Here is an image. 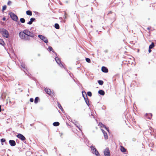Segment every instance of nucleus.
<instances>
[{
  "mask_svg": "<svg viewBox=\"0 0 156 156\" xmlns=\"http://www.w3.org/2000/svg\"><path fill=\"white\" fill-rule=\"evenodd\" d=\"M151 49H150V48H149L148 51L149 53H150L151 51Z\"/></svg>",
  "mask_w": 156,
  "mask_h": 156,
  "instance_id": "e433bc0d",
  "label": "nucleus"
},
{
  "mask_svg": "<svg viewBox=\"0 0 156 156\" xmlns=\"http://www.w3.org/2000/svg\"><path fill=\"white\" fill-rule=\"evenodd\" d=\"M10 15L12 19L15 21H16L18 19V17L16 15L12 12L10 13Z\"/></svg>",
  "mask_w": 156,
  "mask_h": 156,
  "instance_id": "39448f33",
  "label": "nucleus"
},
{
  "mask_svg": "<svg viewBox=\"0 0 156 156\" xmlns=\"http://www.w3.org/2000/svg\"><path fill=\"white\" fill-rule=\"evenodd\" d=\"M35 20V19L34 18H32L30 19V21H29L27 24L29 25H31L32 24L33 22Z\"/></svg>",
  "mask_w": 156,
  "mask_h": 156,
  "instance_id": "4468645a",
  "label": "nucleus"
},
{
  "mask_svg": "<svg viewBox=\"0 0 156 156\" xmlns=\"http://www.w3.org/2000/svg\"><path fill=\"white\" fill-rule=\"evenodd\" d=\"M11 3H12L10 1H9L8 2L7 4L8 5H11Z\"/></svg>",
  "mask_w": 156,
  "mask_h": 156,
  "instance_id": "72a5a7b5",
  "label": "nucleus"
},
{
  "mask_svg": "<svg viewBox=\"0 0 156 156\" xmlns=\"http://www.w3.org/2000/svg\"><path fill=\"white\" fill-rule=\"evenodd\" d=\"M9 144L11 146H15L16 145V143L15 141L14 140H10L9 141Z\"/></svg>",
  "mask_w": 156,
  "mask_h": 156,
  "instance_id": "9d476101",
  "label": "nucleus"
},
{
  "mask_svg": "<svg viewBox=\"0 0 156 156\" xmlns=\"http://www.w3.org/2000/svg\"><path fill=\"white\" fill-rule=\"evenodd\" d=\"M98 93L102 95H104L105 94V92L104 90H100L98 91Z\"/></svg>",
  "mask_w": 156,
  "mask_h": 156,
  "instance_id": "dca6fc26",
  "label": "nucleus"
},
{
  "mask_svg": "<svg viewBox=\"0 0 156 156\" xmlns=\"http://www.w3.org/2000/svg\"><path fill=\"white\" fill-rule=\"evenodd\" d=\"M154 42H152L151 44L150 45L149 48H150V49H151L154 48Z\"/></svg>",
  "mask_w": 156,
  "mask_h": 156,
  "instance_id": "412c9836",
  "label": "nucleus"
},
{
  "mask_svg": "<svg viewBox=\"0 0 156 156\" xmlns=\"http://www.w3.org/2000/svg\"><path fill=\"white\" fill-rule=\"evenodd\" d=\"M20 21L21 23H23L25 22V20L23 18H21L20 19Z\"/></svg>",
  "mask_w": 156,
  "mask_h": 156,
  "instance_id": "a878e982",
  "label": "nucleus"
},
{
  "mask_svg": "<svg viewBox=\"0 0 156 156\" xmlns=\"http://www.w3.org/2000/svg\"><path fill=\"white\" fill-rule=\"evenodd\" d=\"M90 148L92 152L94 154H95L97 156H98L99 155V152L97 150L94 146L93 145L91 146H90Z\"/></svg>",
  "mask_w": 156,
  "mask_h": 156,
  "instance_id": "20e7f679",
  "label": "nucleus"
},
{
  "mask_svg": "<svg viewBox=\"0 0 156 156\" xmlns=\"http://www.w3.org/2000/svg\"><path fill=\"white\" fill-rule=\"evenodd\" d=\"M147 29H148V30H149L150 29L149 28H147Z\"/></svg>",
  "mask_w": 156,
  "mask_h": 156,
  "instance_id": "79ce46f5",
  "label": "nucleus"
},
{
  "mask_svg": "<svg viewBox=\"0 0 156 156\" xmlns=\"http://www.w3.org/2000/svg\"><path fill=\"white\" fill-rule=\"evenodd\" d=\"M103 134H104L105 139H107L108 136V135L107 134V133L106 132H105L104 133H103Z\"/></svg>",
  "mask_w": 156,
  "mask_h": 156,
  "instance_id": "bb28decb",
  "label": "nucleus"
},
{
  "mask_svg": "<svg viewBox=\"0 0 156 156\" xmlns=\"http://www.w3.org/2000/svg\"><path fill=\"white\" fill-rule=\"evenodd\" d=\"M83 97L86 104L89 106L90 105V104L89 103V99L87 98V95L86 96V98L84 97V96Z\"/></svg>",
  "mask_w": 156,
  "mask_h": 156,
  "instance_id": "ddd939ff",
  "label": "nucleus"
},
{
  "mask_svg": "<svg viewBox=\"0 0 156 156\" xmlns=\"http://www.w3.org/2000/svg\"><path fill=\"white\" fill-rule=\"evenodd\" d=\"M5 20V18H3V20Z\"/></svg>",
  "mask_w": 156,
  "mask_h": 156,
  "instance_id": "ea45409f",
  "label": "nucleus"
},
{
  "mask_svg": "<svg viewBox=\"0 0 156 156\" xmlns=\"http://www.w3.org/2000/svg\"><path fill=\"white\" fill-rule=\"evenodd\" d=\"M0 33L4 37L7 38L9 37V32L5 29L0 28Z\"/></svg>",
  "mask_w": 156,
  "mask_h": 156,
  "instance_id": "f03ea898",
  "label": "nucleus"
},
{
  "mask_svg": "<svg viewBox=\"0 0 156 156\" xmlns=\"http://www.w3.org/2000/svg\"><path fill=\"white\" fill-rule=\"evenodd\" d=\"M16 136L19 139H20L21 140L24 141L26 140V138L25 136L20 133L18 134Z\"/></svg>",
  "mask_w": 156,
  "mask_h": 156,
  "instance_id": "423d86ee",
  "label": "nucleus"
},
{
  "mask_svg": "<svg viewBox=\"0 0 156 156\" xmlns=\"http://www.w3.org/2000/svg\"><path fill=\"white\" fill-rule=\"evenodd\" d=\"M30 101L31 102H33L34 101V99L33 98H30Z\"/></svg>",
  "mask_w": 156,
  "mask_h": 156,
  "instance_id": "f704fd0d",
  "label": "nucleus"
},
{
  "mask_svg": "<svg viewBox=\"0 0 156 156\" xmlns=\"http://www.w3.org/2000/svg\"><path fill=\"white\" fill-rule=\"evenodd\" d=\"M102 71L104 73H108V69L105 67L103 66L101 68Z\"/></svg>",
  "mask_w": 156,
  "mask_h": 156,
  "instance_id": "9b49d317",
  "label": "nucleus"
},
{
  "mask_svg": "<svg viewBox=\"0 0 156 156\" xmlns=\"http://www.w3.org/2000/svg\"><path fill=\"white\" fill-rule=\"evenodd\" d=\"M2 109H1V106L0 105V112H1Z\"/></svg>",
  "mask_w": 156,
  "mask_h": 156,
  "instance_id": "58836bf2",
  "label": "nucleus"
},
{
  "mask_svg": "<svg viewBox=\"0 0 156 156\" xmlns=\"http://www.w3.org/2000/svg\"><path fill=\"white\" fill-rule=\"evenodd\" d=\"M101 130L102 131L103 133H104L106 132L103 129H101Z\"/></svg>",
  "mask_w": 156,
  "mask_h": 156,
  "instance_id": "4c0bfd02",
  "label": "nucleus"
},
{
  "mask_svg": "<svg viewBox=\"0 0 156 156\" xmlns=\"http://www.w3.org/2000/svg\"><path fill=\"white\" fill-rule=\"evenodd\" d=\"M77 127L80 130H80V128L79 127H78V126H77Z\"/></svg>",
  "mask_w": 156,
  "mask_h": 156,
  "instance_id": "a19ab883",
  "label": "nucleus"
},
{
  "mask_svg": "<svg viewBox=\"0 0 156 156\" xmlns=\"http://www.w3.org/2000/svg\"><path fill=\"white\" fill-rule=\"evenodd\" d=\"M5 139L4 138H2L1 139V141L2 142H5Z\"/></svg>",
  "mask_w": 156,
  "mask_h": 156,
  "instance_id": "2f4dec72",
  "label": "nucleus"
},
{
  "mask_svg": "<svg viewBox=\"0 0 156 156\" xmlns=\"http://www.w3.org/2000/svg\"><path fill=\"white\" fill-rule=\"evenodd\" d=\"M86 61L88 63H90V60L88 58H86Z\"/></svg>",
  "mask_w": 156,
  "mask_h": 156,
  "instance_id": "c756f323",
  "label": "nucleus"
},
{
  "mask_svg": "<svg viewBox=\"0 0 156 156\" xmlns=\"http://www.w3.org/2000/svg\"><path fill=\"white\" fill-rule=\"evenodd\" d=\"M99 125L101 127H105L106 128V129L108 130V128H107L101 122H99Z\"/></svg>",
  "mask_w": 156,
  "mask_h": 156,
  "instance_id": "a211bd4d",
  "label": "nucleus"
},
{
  "mask_svg": "<svg viewBox=\"0 0 156 156\" xmlns=\"http://www.w3.org/2000/svg\"><path fill=\"white\" fill-rule=\"evenodd\" d=\"M7 6L6 5H4L3 6L2 9V11H3L4 10H5L6 9Z\"/></svg>",
  "mask_w": 156,
  "mask_h": 156,
  "instance_id": "c85d7f7f",
  "label": "nucleus"
},
{
  "mask_svg": "<svg viewBox=\"0 0 156 156\" xmlns=\"http://www.w3.org/2000/svg\"><path fill=\"white\" fill-rule=\"evenodd\" d=\"M59 124V123L57 122H54L53 124V125L55 126H58Z\"/></svg>",
  "mask_w": 156,
  "mask_h": 156,
  "instance_id": "f3484780",
  "label": "nucleus"
},
{
  "mask_svg": "<svg viewBox=\"0 0 156 156\" xmlns=\"http://www.w3.org/2000/svg\"><path fill=\"white\" fill-rule=\"evenodd\" d=\"M55 60L58 64H59L60 63V60L58 57H56L55 58Z\"/></svg>",
  "mask_w": 156,
  "mask_h": 156,
  "instance_id": "aec40b11",
  "label": "nucleus"
},
{
  "mask_svg": "<svg viewBox=\"0 0 156 156\" xmlns=\"http://www.w3.org/2000/svg\"><path fill=\"white\" fill-rule=\"evenodd\" d=\"M44 91L46 93L49 95H50L51 94V90L48 88H45L44 89Z\"/></svg>",
  "mask_w": 156,
  "mask_h": 156,
  "instance_id": "1a4fd4ad",
  "label": "nucleus"
},
{
  "mask_svg": "<svg viewBox=\"0 0 156 156\" xmlns=\"http://www.w3.org/2000/svg\"><path fill=\"white\" fill-rule=\"evenodd\" d=\"M58 107L61 110L62 109V106H61V105L60 104H58Z\"/></svg>",
  "mask_w": 156,
  "mask_h": 156,
  "instance_id": "473e14b6",
  "label": "nucleus"
},
{
  "mask_svg": "<svg viewBox=\"0 0 156 156\" xmlns=\"http://www.w3.org/2000/svg\"><path fill=\"white\" fill-rule=\"evenodd\" d=\"M26 14L29 16H31L32 15V12L31 11L28 10L26 11Z\"/></svg>",
  "mask_w": 156,
  "mask_h": 156,
  "instance_id": "6ab92c4d",
  "label": "nucleus"
},
{
  "mask_svg": "<svg viewBox=\"0 0 156 156\" xmlns=\"http://www.w3.org/2000/svg\"><path fill=\"white\" fill-rule=\"evenodd\" d=\"M5 44L4 42L3 41V39H0V44L2 45H3Z\"/></svg>",
  "mask_w": 156,
  "mask_h": 156,
  "instance_id": "b1692460",
  "label": "nucleus"
},
{
  "mask_svg": "<svg viewBox=\"0 0 156 156\" xmlns=\"http://www.w3.org/2000/svg\"><path fill=\"white\" fill-rule=\"evenodd\" d=\"M120 150L122 152H126V150L124 147L121 146H120Z\"/></svg>",
  "mask_w": 156,
  "mask_h": 156,
  "instance_id": "2eb2a0df",
  "label": "nucleus"
},
{
  "mask_svg": "<svg viewBox=\"0 0 156 156\" xmlns=\"http://www.w3.org/2000/svg\"><path fill=\"white\" fill-rule=\"evenodd\" d=\"M87 95L90 96V97H91V96L92 95V93L90 91H88L87 92Z\"/></svg>",
  "mask_w": 156,
  "mask_h": 156,
  "instance_id": "cd10ccee",
  "label": "nucleus"
},
{
  "mask_svg": "<svg viewBox=\"0 0 156 156\" xmlns=\"http://www.w3.org/2000/svg\"><path fill=\"white\" fill-rule=\"evenodd\" d=\"M98 83L100 85H102L104 83V82L102 80H99L98 81Z\"/></svg>",
  "mask_w": 156,
  "mask_h": 156,
  "instance_id": "393cba45",
  "label": "nucleus"
},
{
  "mask_svg": "<svg viewBox=\"0 0 156 156\" xmlns=\"http://www.w3.org/2000/svg\"><path fill=\"white\" fill-rule=\"evenodd\" d=\"M104 154L105 156H110V151L108 148H106L105 150Z\"/></svg>",
  "mask_w": 156,
  "mask_h": 156,
  "instance_id": "6e6552de",
  "label": "nucleus"
},
{
  "mask_svg": "<svg viewBox=\"0 0 156 156\" xmlns=\"http://www.w3.org/2000/svg\"><path fill=\"white\" fill-rule=\"evenodd\" d=\"M39 99V98L38 97H36L34 101V103L36 104L38 102Z\"/></svg>",
  "mask_w": 156,
  "mask_h": 156,
  "instance_id": "5701e85b",
  "label": "nucleus"
},
{
  "mask_svg": "<svg viewBox=\"0 0 156 156\" xmlns=\"http://www.w3.org/2000/svg\"><path fill=\"white\" fill-rule=\"evenodd\" d=\"M55 28L56 29H59V28H60L59 25L58 23H55Z\"/></svg>",
  "mask_w": 156,
  "mask_h": 156,
  "instance_id": "4be33fe9",
  "label": "nucleus"
},
{
  "mask_svg": "<svg viewBox=\"0 0 156 156\" xmlns=\"http://www.w3.org/2000/svg\"><path fill=\"white\" fill-rule=\"evenodd\" d=\"M41 40L43 41L44 42L47 43L48 42V40L46 37L42 35H39L38 36Z\"/></svg>",
  "mask_w": 156,
  "mask_h": 156,
  "instance_id": "0eeeda50",
  "label": "nucleus"
},
{
  "mask_svg": "<svg viewBox=\"0 0 156 156\" xmlns=\"http://www.w3.org/2000/svg\"><path fill=\"white\" fill-rule=\"evenodd\" d=\"M146 115L147 118L151 119L152 118V114L151 113L146 114Z\"/></svg>",
  "mask_w": 156,
  "mask_h": 156,
  "instance_id": "f8f14e48",
  "label": "nucleus"
},
{
  "mask_svg": "<svg viewBox=\"0 0 156 156\" xmlns=\"http://www.w3.org/2000/svg\"><path fill=\"white\" fill-rule=\"evenodd\" d=\"M19 36L20 38L24 40H30V37L27 36L26 34L24 32V30L23 32H21L19 34Z\"/></svg>",
  "mask_w": 156,
  "mask_h": 156,
  "instance_id": "f257e3e1",
  "label": "nucleus"
},
{
  "mask_svg": "<svg viewBox=\"0 0 156 156\" xmlns=\"http://www.w3.org/2000/svg\"><path fill=\"white\" fill-rule=\"evenodd\" d=\"M112 11H109L107 15H108L109 14H112Z\"/></svg>",
  "mask_w": 156,
  "mask_h": 156,
  "instance_id": "c9c22d12",
  "label": "nucleus"
},
{
  "mask_svg": "<svg viewBox=\"0 0 156 156\" xmlns=\"http://www.w3.org/2000/svg\"><path fill=\"white\" fill-rule=\"evenodd\" d=\"M48 49L50 51H52L53 50L51 46H49L48 47Z\"/></svg>",
  "mask_w": 156,
  "mask_h": 156,
  "instance_id": "7c9ffc66",
  "label": "nucleus"
},
{
  "mask_svg": "<svg viewBox=\"0 0 156 156\" xmlns=\"http://www.w3.org/2000/svg\"><path fill=\"white\" fill-rule=\"evenodd\" d=\"M24 32L29 37H30L33 38L34 37L35 34H34L33 32H31L28 30H24Z\"/></svg>",
  "mask_w": 156,
  "mask_h": 156,
  "instance_id": "7ed1b4c3",
  "label": "nucleus"
}]
</instances>
